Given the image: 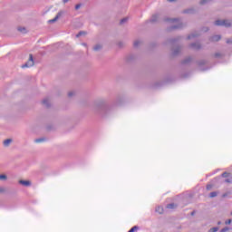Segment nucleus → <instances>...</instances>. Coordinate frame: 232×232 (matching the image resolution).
I'll list each match as a JSON object with an SVG mask.
<instances>
[{
  "instance_id": "obj_1",
  "label": "nucleus",
  "mask_w": 232,
  "mask_h": 232,
  "mask_svg": "<svg viewBox=\"0 0 232 232\" xmlns=\"http://www.w3.org/2000/svg\"><path fill=\"white\" fill-rule=\"evenodd\" d=\"M165 21L173 24L169 30H179V28L184 26L182 20L179 18H165Z\"/></svg>"
},
{
  "instance_id": "obj_2",
  "label": "nucleus",
  "mask_w": 232,
  "mask_h": 232,
  "mask_svg": "<svg viewBox=\"0 0 232 232\" xmlns=\"http://www.w3.org/2000/svg\"><path fill=\"white\" fill-rule=\"evenodd\" d=\"M215 26H225L229 28L231 26V22L229 20H216L214 22Z\"/></svg>"
},
{
  "instance_id": "obj_3",
  "label": "nucleus",
  "mask_w": 232,
  "mask_h": 232,
  "mask_svg": "<svg viewBox=\"0 0 232 232\" xmlns=\"http://www.w3.org/2000/svg\"><path fill=\"white\" fill-rule=\"evenodd\" d=\"M34 55L30 54L29 55V60L27 61L26 63L22 65V68H32V66H34Z\"/></svg>"
},
{
  "instance_id": "obj_4",
  "label": "nucleus",
  "mask_w": 232,
  "mask_h": 232,
  "mask_svg": "<svg viewBox=\"0 0 232 232\" xmlns=\"http://www.w3.org/2000/svg\"><path fill=\"white\" fill-rule=\"evenodd\" d=\"M19 184H21L22 186H24L25 188L32 186V182L30 180L20 179Z\"/></svg>"
},
{
  "instance_id": "obj_5",
  "label": "nucleus",
  "mask_w": 232,
  "mask_h": 232,
  "mask_svg": "<svg viewBox=\"0 0 232 232\" xmlns=\"http://www.w3.org/2000/svg\"><path fill=\"white\" fill-rule=\"evenodd\" d=\"M189 48H192V50H200L202 46L198 43H194L189 45Z\"/></svg>"
},
{
  "instance_id": "obj_6",
  "label": "nucleus",
  "mask_w": 232,
  "mask_h": 232,
  "mask_svg": "<svg viewBox=\"0 0 232 232\" xmlns=\"http://www.w3.org/2000/svg\"><path fill=\"white\" fill-rule=\"evenodd\" d=\"M222 37L220 35H214L212 37H210V41L212 43H217L218 41H220Z\"/></svg>"
},
{
  "instance_id": "obj_7",
  "label": "nucleus",
  "mask_w": 232,
  "mask_h": 232,
  "mask_svg": "<svg viewBox=\"0 0 232 232\" xmlns=\"http://www.w3.org/2000/svg\"><path fill=\"white\" fill-rule=\"evenodd\" d=\"M159 21V14H153L150 18V23H157Z\"/></svg>"
},
{
  "instance_id": "obj_8",
  "label": "nucleus",
  "mask_w": 232,
  "mask_h": 232,
  "mask_svg": "<svg viewBox=\"0 0 232 232\" xmlns=\"http://www.w3.org/2000/svg\"><path fill=\"white\" fill-rule=\"evenodd\" d=\"M140 44H142V41H140V40H136L133 43L134 48H139V46H140Z\"/></svg>"
},
{
  "instance_id": "obj_9",
  "label": "nucleus",
  "mask_w": 232,
  "mask_h": 232,
  "mask_svg": "<svg viewBox=\"0 0 232 232\" xmlns=\"http://www.w3.org/2000/svg\"><path fill=\"white\" fill-rule=\"evenodd\" d=\"M43 105L46 106V108H48L50 106V99H48V98L44 99Z\"/></svg>"
},
{
  "instance_id": "obj_10",
  "label": "nucleus",
  "mask_w": 232,
  "mask_h": 232,
  "mask_svg": "<svg viewBox=\"0 0 232 232\" xmlns=\"http://www.w3.org/2000/svg\"><path fill=\"white\" fill-rule=\"evenodd\" d=\"M10 144H12V139H7V140H4V146L5 148H8V146H10Z\"/></svg>"
},
{
  "instance_id": "obj_11",
  "label": "nucleus",
  "mask_w": 232,
  "mask_h": 232,
  "mask_svg": "<svg viewBox=\"0 0 232 232\" xmlns=\"http://www.w3.org/2000/svg\"><path fill=\"white\" fill-rule=\"evenodd\" d=\"M59 17H61V13H58L53 19L49 20V23H55Z\"/></svg>"
},
{
  "instance_id": "obj_12",
  "label": "nucleus",
  "mask_w": 232,
  "mask_h": 232,
  "mask_svg": "<svg viewBox=\"0 0 232 232\" xmlns=\"http://www.w3.org/2000/svg\"><path fill=\"white\" fill-rule=\"evenodd\" d=\"M195 37H198V34H197V33H192L191 34H189V35L188 36V40H191V39H195Z\"/></svg>"
},
{
  "instance_id": "obj_13",
  "label": "nucleus",
  "mask_w": 232,
  "mask_h": 232,
  "mask_svg": "<svg viewBox=\"0 0 232 232\" xmlns=\"http://www.w3.org/2000/svg\"><path fill=\"white\" fill-rule=\"evenodd\" d=\"M156 213L162 215V213H164V208L162 207L156 208Z\"/></svg>"
},
{
  "instance_id": "obj_14",
  "label": "nucleus",
  "mask_w": 232,
  "mask_h": 232,
  "mask_svg": "<svg viewBox=\"0 0 232 232\" xmlns=\"http://www.w3.org/2000/svg\"><path fill=\"white\" fill-rule=\"evenodd\" d=\"M173 55H179V52H180V47H176L172 50Z\"/></svg>"
},
{
  "instance_id": "obj_15",
  "label": "nucleus",
  "mask_w": 232,
  "mask_h": 232,
  "mask_svg": "<svg viewBox=\"0 0 232 232\" xmlns=\"http://www.w3.org/2000/svg\"><path fill=\"white\" fill-rule=\"evenodd\" d=\"M102 48V45L101 44H96L94 47H93V51L94 52H99V50H101Z\"/></svg>"
},
{
  "instance_id": "obj_16",
  "label": "nucleus",
  "mask_w": 232,
  "mask_h": 232,
  "mask_svg": "<svg viewBox=\"0 0 232 232\" xmlns=\"http://www.w3.org/2000/svg\"><path fill=\"white\" fill-rule=\"evenodd\" d=\"M221 177H223V179H227V177H231V174H229L227 172H223Z\"/></svg>"
},
{
  "instance_id": "obj_17",
  "label": "nucleus",
  "mask_w": 232,
  "mask_h": 232,
  "mask_svg": "<svg viewBox=\"0 0 232 232\" xmlns=\"http://www.w3.org/2000/svg\"><path fill=\"white\" fill-rule=\"evenodd\" d=\"M217 195H218V193L217 191H214L209 194V197H210V198H215V197H217Z\"/></svg>"
},
{
  "instance_id": "obj_18",
  "label": "nucleus",
  "mask_w": 232,
  "mask_h": 232,
  "mask_svg": "<svg viewBox=\"0 0 232 232\" xmlns=\"http://www.w3.org/2000/svg\"><path fill=\"white\" fill-rule=\"evenodd\" d=\"M168 209H175L176 206L173 203L167 205Z\"/></svg>"
},
{
  "instance_id": "obj_19",
  "label": "nucleus",
  "mask_w": 232,
  "mask_h": 232,
  "mask_svg": "<svg viewBox=\"0 0 232 232\" xmlns=\"http://www.w3.org/2000/svg\"><path fill=\"white\" fill-rule=\"evenodd\" d=\"M18 32H21L22 34H26V28H24V27H18Z\"/></svg>"
},
{
  "instance_id": "obj_20",
  "label": "nucleus",
  "mask_w": 232,
  "mask_h": 232,
  "mask_svg": "<svg viewBox=\"0 0 232 232\" xmlns=\"http://www.w3.org/2000/svg\"><path fill=\"white\" fill-rule=\"evenodd\" d=\"M211 0H201L199 2V5H208V3H209Z\"/></svg>"
},
{
  "instance_id": "obj_21",
  "label": "nucleus",
  "mask_w": 232,
  "mask_h": 232,
  "mask_svg": "<svg viewBox=\"0 0 232 232\" xmlns=\"http://www.w3.org/2000/svg\"><path fill=\"white\" fill-rule=\"evenodd\" d=\"M194 10L193 9H187L185 11H183L184 14H193Z\"/></svg>"
},
{
  "instance_id": "obj_22",
  "label": "nucleus",
  "mask_w": 232,
  "mask_h": 232,
  "mask_svg": "<svg viewBox=\"0 0 232 232\" xmlns=\"http://www.w3.org/2000/svg\"><path fill=\"white\" fill-rule=\"evenodd\" d=\"M6 179H8V177L5 174H1L0 175V180H6Z\"/></svg>"
},
{
  "instance_id": "obj_23",
  "label": "nucleus",
  "mask_w": 232,
  "mask_h": 232,
  "mask_svg": "<svg viewBox=\"0 0 232 232\" xmlns=\"http://www.w3.org/2000/svg\"><path fill=\"white\" fill-rule=\"evenodd\" d=\"M218 231V227H214L208 230V232H217Z\"/></svg>"
},
{
  "instance_id": "obj_24",
  "label": "nucleus",
  "mask_w": 232,
  "mask_h": 232,
  "mask_svg": "<svg viewBox=\"0 0 232 232\" xmlns=\"http://www.w3.org/2000/svg\"><path fill=\"white\" fill-rule=\"evenodd\" d=\"M34 141H35L37 144H39V143H41V142H44V139H43V138L36 139Z\"/></svg>"
},
{
  "instance_id": "obj_25",
  "label": "nucleus",
  "mask_w": 232,
  "mask_h": 232,
  "mask_svg": "<svg viewBox=\"0 0 232 232\" xmlns=\"http://www.w3.org/2000/svg\"><path fill=\"white\" fill-rule=\"evenodd\" d=\"M86 33L83 31H81L79 34H76V37H81V35H85Z\"/></svg>"
},
{
  "instance_id": "obj_26",
  "label": "nucleus",
  "mask_w": 232,
  "mask_h": 232,
  "mask_svg": "<svg viewBox=\"0 0 232 232\" xmlns=\"http://www.w3.org/2000/svg\"><path fill=\"white\" fill-rule=\"evenodd\" d=\"M190 61H191V57H188V58L185 59L183 63H184V64H188V63H190Z\"/></svg>"
},
{
  "instance_id": "obj_27",
  "label": "nucleus",
  "mask_w": 232,
  "mask_h": 232,
  "mask_svg": "<svg viewBox=\"0 0 232 232\" xmlns=\"http://www.w3.org/2000/svg\"><path fill=\"white\" fill-rule=\"evenodd\" d=\"M81 6H82V4H77L75 5V10H79L81 8Z\"/></svg>"
},
{
  "instance_id": "obj_28",
  "label": "nucleus",
  "mask_w": 232,
  "mask_h": 232,
  "mask_svg": "<svg viewBox=\"0 0 232 232\" xmlns=\"http://www.w3.org/2000/svg\"><path fill=\"white\" fill-rule=\"evenodd\" d=\"M75 95V92H70L68 93V97H73Z\"/></svg>"
},
{
  "instance_id": "obj_29",
  "label": "nucleus",
  "mask_w": 232,
  "mask_h": 232,
  "mask_svg": "<svg viewBox=\"0 0 232 232\" xmlns=\"http://www.w3.org/2000/svg\"><path fill=\"white\" fill-rule=\"evenodd\" d=\"M229 231V227H226L220 230V232H227Z\"/></svg>"
},
{
  "instance_id": "obj_30",
  "label": "nucleus",
  "mask_w": 232,
  "mask_h": 232,
  "mask_svg": "<svg viewBox=\"0 0 232 232\" xmlns=\"http://www.w3.org/2000/svg\"><path fill=\"white\" fill-rule=\"evenodd\" d=\"M128 21V18H123L121 20V24H124Z\"/></svg>"
},
{
  "instance_id": "obj_31",
  "label": "nucleus",
  "mask_w": 232,
  "mask_h": 232,
  "mask_svg": "<svg viewBox=\"0 0 232 232\" xmlns=\"http://www.w3.org/2000/svg\"><path fill=\"white\" fill-rule=\"evenodd\" d=\"M225 182H227V184H232V179H225Z\"/></svg>"
},
{
  "instance_id": "obj_32",
  "label": "nucleus",
  "mask_w": 232,
  "mask_h": 232,
  "mask_svg": "<svg viewBox=\"0 0 232 232\" xmlns=\"http://www.w3.org/2000/svg\"><path fill=\"white\" fill-rule=\"evenodd\" d=\"M118 46H120V48H122L124 46V44L122 42H119Z\"/></svg>"
},
{
  "instance_id": "obj_33",
  "label": "nucleus",
  "mask_w": 232,
  "mask_h": 232,
  "mask_svg": "<svg viewBox=\"0 0 232 232\" xmlns=\"http://www.w3.org/2000/svg\"><path fill=\"white\" fill-rule=\"evenodd\" d=\"M213 188V185H207V189L209 190Z\"/></svg>"
},
{
  "instance_id": "obj_34",
  "label": "nucleus",
  "mask_w": 232,
  "mask_h": 232,
  "mask_svg": "<svg viewBox=\"0 0 232 232\" xmlns=\"http://www.w3.org/2000/svg\"><path fill=\"white\" fill-rule=\"evenodd\" d=\"M231 222H232V220H231V219H228V220H227V221L225 222V224H227V225L231 224Z\"/></svg>"
},
{
  "instance_id": "obj_35",
  "label": "nucleus",
  "mask_w": 232,
  "mask_h": 232,
  "mask_svg": "<svg viewBox=\"0 0 232 232\" xmlns=\"http://www.w3.org/2000/svg\"><path fill=\"white\" fill-rule=\"evenodd\" d=\"M227 44H232V40H231V39H227Z\"/></svg>"
},
{
  "instance_id": "obj_36",
  "label": "nucleus",
  "mask_w": 232,
  "mask_h": 232,
  "mask_svg": "<svg viewBox=\"0 0 232 232\" xmlns=\"http://www.w3.org/2000/svg\"><path fill=\"white\" fill-rule=\"evenodd\" d=\"M116 104H121V98H118V99L116 100Z\"/></svg>"
},
{
  "instance_id": "obj_37",
  "label": "nucleus",
  "mask_w": 232,
  "mask_h": 232,
  "mask_svg": "<svg viewBox=\"0 0 232 232\" xmlns=\"http://www.w3.org/2000/svg\"><path fill=\"white\" fill-rule=\"evenodd\" d=\"M227 195H229V193H225L222 195V198H226V197H227Z\"/></svg>"
},
{
  "instance_id": "obj_38",
  "label": "nucleus",
  "mask_w": 232,
  "mask_h": 232,
  "mask_svg": "<svg viewBox=\"0 0 232 232\" xmlns=\"http://www.w3.org/2000/svg\"><path fill=\"white\" fill-rule=\"evenodd\" d=\"M70 0H63V5H66Z\"/></svg>"
},
{
  "instance_id": "obj_39",
  "label": "nucleus",
  "mask_w": 232,
  "mask_h": 232,
  "mask_svg": "<svg viewBox=\"0 0 232 232\" xmlns=\"http://www.w3.org/2000/svg\"><path fill=\"white\" fill-rule=\"evenodd\" d=\"M169 1V3H175V1H177V0H168Z\"/></svg>"
},
{
  "instance_id": "obj_40",
  "label": "nucleus",
  "mask_w": 232,
  "mask_h": 232,
  "mask_svg": "<svg viewBox=\"0 0 232 232\" xmlns=\"http://www.w3.org/2000/svg\"><path fill=\"white\" fill-rule=\"evenodd\" d=\"M103 103H104V102H103V101H101V102H99L98 104H103Z\"/></svg>"
},
{
  "instance_id": "obj_41",
  "label": "nucleus",
  "mask_w": 232,
  "mask_h": 232,
  "mask_svg": "<svg viewBox=\"0 0 232 232\" xmlns=\"http://www.w3.org/2000/svg\"><path fill=\"white\" fill-rule=\"evenodd\" d=\"M220 224H222V222H221V221H218V226H220Z\"/></svg>"
},
{
  "instance_id": "obj_42",
  "label": "nucleus",
  "mask_w": 232,
  "mask_h": 232,
  "mask_svg": "<svg viewBox=\"0 0 232 232\" xmlns=\"http://www.w3.org/2000/svg\"><path fill=\"white\" fill-rule=\"evenodd\" d=\"M218 55H219L218 53H216V57H218Z\"/></svg>"
},
{
  "instance_id": "obj_43",
  "label": "nucleus",
  "mask_w": 232,
  "mask_h": 232,
  "mask_svg": "<svg viewBox=\"0 0 232 232\" xmlns=\"http://www.w3.org/2000/svg\"><path fill=\"white\" fill-rule=\"evenodd\" d=\"M83 46H86V44H82Z\"/></svg>"
}]
</instances>
